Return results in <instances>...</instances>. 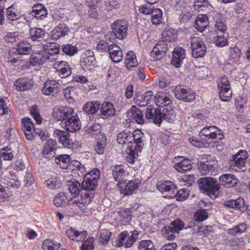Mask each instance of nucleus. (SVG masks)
<instances>
[{"label": "nucleus", "mask_w": 250, "mask_h": 250, "mask_svg": "<svg viewBox=\"0 0 250 250\" xmlns=\"http://www.w3.org/2000/svg\"><path fill=\"white\" fill-rule=\"evenodd\" d=\"M198 184L200 189L211 198H215L219 193L220 185L217 181L210 177L200 178Z\"/></svg>", "instance_id": "obj_1"}, {"label": "nucleus", "mask_w": 250, "mask_h": 250, "mask_svg": "<svg viewBox=\"0 0 250 250\" xmlns=\"http://www.w3.org/2000/svg\"><path fill=\"white\" fill-rule=\"evenodd\" d=\"M84 180L82 183V189L86 191H93L98 186V180L100 176V171L95 168L86 174H84Z\"/></svg>", "instance_id": "obj_2"}, {"label": "nucleus", "mask_w": 250, "mask_h": 250, "mask_svg": "<svg viewBox=\"0 0 250 250\" xmlns=\"http://www.w3.org/2000/svg\"><path fill=\"white\" fill-rule=\"evenodd\" d=\"M3 184L5 187L0 185V199L8 198L11 196L12 192H15L20 187L19 181L9 177H5L3 179Z\"/></svg>", "instance_id": "obj_3"}, {"label": "nucleus", "mask_w": 250, "mask_h": 250, "mask_svg": "<svg viewBox=\"0 0 250 250\" xmlns=\"http://www.w3.org/2000/svg\"><path fill=\"white\" fill-rule=\"evenodd\" d=\"M174 94L176 99L186 102H191L195 98L194 92L189 89L184 88L181 85H177L174 88Z\"/></svg>", "instance_id": "obj_4"}, {"label": "nucleus", "mask_w": 250, "mask_h": 250, "mask_svg": "<svg viewBox=\"0 0 250 250\" xmlns=\"http://www.w3.org/2000/svg\"><path fill=\"white\" fill-rule=\"evenodd\" d=\"M77 113L70 107H55L53 109L52 115L57 121H67Z\"/></svg>", "instance_id": "obj_5"}, {"label": "nucleus", "mask_w": 250, "mask_h": 250, "mask_svg": "<svg viewBox=\"0 0 250 250\" xmlns=\"http://www.w3.org/2000/svg\"><path fill=\"white\" fill-rule=\"evenodd\" d=\"M111 28L116 38L123 40L126 36L128 25L125 21H117L111 25Z\"/></svg>", "instance_id": "obj_6"}, {"label": "nucleus", "mask_w": 250, "mask_h": 250, "mask_svg": "<svg viewBox=\"0 0 250 250\" xmlns=\"http://www.w3.org/2000/svg\"><path fill=\"white\" fill-rule=\"evenodd\" d=\"M197 166L202 175H213L216 169L215 162L213 160L198 162Z\"/></svg>", "instance_id": "obj_7"}, {"label": "nucleus", "mask_w": 250, "mask_h": 250, "mask_svg": "<svg viewBox=\"0 0 250 250\" xmlns=\"http://www.w3.org/2000/svg\"><path fill=\"white\" fill-rule=\"evenodd\" d=\"M161 110L159 108L154 109L151 106H149L146 108L145 113L146 118L148 120H152L155 124L161 125Z\"/></svg>", "instance_id": "obj_8"}, {"label": "nucleus", "mask_w": 250, "mask_h": 250, "mask_svg": "<svg viewBox=\"0 0 250 250\" xmlns=\"http://www.w3.org/2000/svg\"><path fill=\"white\" fill-rule=\"evenodd\" d=\"M54 135L59 139V141L64 147L71 148L73 146V143L70 139V134L68 132L55 129L54 131Z\"/></svg>", "instance_id": "obj_9"}, {"label": "nucleus", "mask_w": 250, "mask_h": 250, "mask_svg": "<svg viewBox=\"0 0 250 250\" xmlns=\"http://www.w3.org/2000/svg\"><path fill=\"white\" fill-rule=\"evenodd\" d=\"M220 185H222L226 188H231L236 186L238 180L236 177L231 174H225L219 178Z\"/></svg>", "instance_id": "obj_10"}, {"label": "nucleus", "mask_w": 250, "mask_h": 250, "mask_svg": "<svg viewBox=\"0 0 250 250\" xmlns=\"http://www.w3.org/2000/svg\"><path fill=\"white\" fill-rule=\"evenodd\" d=\"M185 58V50L181 47H175L173 52L171 63L176 67L179 68L181 66Z\"/></svg>", "instance_id": "obj_11"}, {"label": "nucleus", "mask_w": 250, "mask_h": 250, "mask_svg": "<svg viewBox=\"0 0 250 250\" xmlns=\"http://www.w3.org/2000/svg\"><path fill=\"white\" fill-rule=\"evenodd\" d=\"M174 162L175 169L179 172H184L191 168V162L189 159H184L183 157L175 158Z\"/></svg>", "instance_id": "obj_12"}, {"label": "nucleus", "mask_w": 250, "mask_h": 250, "mask_svg": "<svg viewBox=\"0 0 250 250\" xmlns=\"http://www.w3.org/2000/svg\"><path fill=\"white\" fill-rule=\"evenodd\" d=\"M65 129L67 132H74L79 131L81 127V121L77 113L65 121Z\"/></svg>", "instance_id": "obj_13"}, {"label": "nucleus", "mask_w": 250, "mask_h": 250, "mask_svg": "<svg viewBox=\"0 0 250 250\" xmlns=\"http://www.w3.org/2000/svg\"><path fill=\"white\" fill-rule=\"evenodd\" d=\"M120 192L125 195L132 194L137 188V183L133 181H130L127 183L123 181H119L118 184Z\"/></svg>", "instance_id": "obj_14"}, {"label": "nucleus", "mask_w": 250, "mask_h": 250, "mask_svg": "<svg viewBox=\"0 0 250 250\" xmlns=\"http://www.w3.org/2000/svg\"><path fill=\"white\" fill-rule=\"evenodd\" d=\"M108 51L111 60L117 63L123 59L122 51L120 47L115 44H111L108 46Z\"/></svg>", "instance_id": "obj_15"}, {"label": "nucleus", "mask_w": 250, "mask_h": 250, "mask_svg": "<svg viewBox=\"0 0 250 250\" xmlns=\"http://www.w3.org/2000/svg\"><path fill=\"white\" fill-rule=\"evenodd\" d=\"M100 116L103 119H106L109 117L113 116L116 112L114 105L109 102H105L103 103L100 107Z\"/></svg>", "instance_id": "obj_16"}, {"label": "nucleus", "mask_w": 250, "mask_h": 250, "mask_svg": "<svg viewBox=\"0 0 250 250\" xmlns=\"http://www.w3.org/2000/svg\"><path fill=\"white\" fill-rule=\"evenodd\" d=\"M224 205L227 207L238 209L241 211H244L247 208L245 200L242 197L238 198L236 200L227 201L224 203Z\"/></svg>", "instance_id": "obj_17"}, {"label": "nucleus", "mask_w": 250, "mask_h": 250, "mask_svg": "<svg viewBox=\"0 0 250 250\" xmlns=\"http://www.w3.org/2000/svg\"><path fill=\"white\" fill-rule=\"evenodd\" d=\"M47 54H44L41 51L33 54L30 58V62L33 66L42 64L45 61L49 59Z\"/></svg>", "instance_id": "obj_18"}, {"label": "nucleus", "mask_w": 250, "mask_h": 250, "mask_svg": "<svg viewBox=\"0 0 250 250\" xmlns=\"http://www.w3.org/2000/svg\"><path fill=\"white\" fill-rule=\"evenodd\" d=\"M157 188L162 193L168 192V196L171 197L175 194L176 188L171 182L159 183L157 185Z\"/></svg>", "instance_id": "obj_19"}, {"label": "nucleus", "mask_w": 250, "mask_h": 250, "mask_svg": "<svg viewBox=\"0 0 250 250\" xmlns=\"http://www.w3.org/2000/svg\"><path fill=\"white\" fill-rule=\"evenodd\" d=\"M58 82L49 80L46 82L42 88V92L46 95H50L53 93L57 92L58 90Z\"/></svg>", "instance_id": "obj_20"}, {"label": "nucleus", "mask_w": 250, "mask_h": 250, "mask_svg": "<svg viewBox=\"0 0 250 250\" xmlns=\"http://www.w3.org/2000/svg\"><path fill=\"white\" fill-rule=\"evenodd\" d=\"M117 140L119 144L127 146L133 141V137L130 132L125 130L118 133L117 136Z\"/></svg>", "instance_id": "obj_21"}, {"label": "nucleus", "mask_w": 250, "mask_h": 250, "mask_svg": "<svg viewBox=\"0 0 250 250\" xmlns=\"http://www.w3.org/2000/svg\"><path fill=\"white\" fill-rule=\"evenodd\" d=\"M165 45L164 42L160 44H157L154 47L153 50L150 52V60L151 61H156L161 59L164 56L166 50L162 49V46Z\"/></svg>", "instance_id": "obj_22"}, {"label": "nucleus", "mask_w": 250, "mask_h": 250, "mask_svg": "<svg viewBox=\"0 0 250 250\" xmlns=\"http://www.w3.org/2000/svg\"><path fill=\"white\" fill-rule=\"evenodd\" d=\"M83 61L82 65L90 66L94 64L95 58L93 51L91 50H87L82 54Z\"/></svg>", "instance_id": "obj_23"}, {"label": "nucleus", "mask_w": 250, "mask_h": 250, "mask_svg": "<svg viewBox=\"0 0 250 250\" xmlns=\"http://www.w3.org/2000/svg\"><path fill=\"white\" fill-rule=\"evenodd\" d=\"M44 50L43 54H47L48 56H53L58 54L60 52V47L58 44L54 42H47L42 45Z\"/></svg>", "instance_id": "obj_24"}, {"label": "nucleus", "mask_w": 250, "mask_h": 250, "mask_svg": "<svg viewBox=\"0 0 250 250\" xmlns=\"http://www.w3.org/2000/svg\"><path fill=\"white\" fill-rule=\"evenodd\" d=\"M161 120H166L167 122H171L176 119V113L170 106L164 107L161 110Z\"/></svg>", "instance_id": "obj_25"}, {"label": "nucleus", "mask_w": 250, "mask_h": 250, "mask_svg": "<svg viewBox=\"0 0 250 250\" xmlns=\"http://www.w3.org/2000/svg\"><path fill=\"white\" fill-rule=\"evenodd\" d=\"M14 49H16V52L20 55H28L32 50L31 44L26 42H19Z\"/></svg>", "instance_id": "obj_26"}, {"label": "nucleus", "mask_w": 250, "mask_h": 250, "mask_svg": "<svg viewBox=\"0 0 250 250\" xmlns=\"http://www.w3.org/2000/svg\"><path fill=\"white\" fill-rule=\"evenodd\" d=\"M14 83L17 89L21 91L28 90L32 87L30 80L24 78L18 79Z\"/></svg>", "instance_id": "obj_27"}, {"label": "nucleus", "mask_w": 250, "mask_h": 250, "mask_svg": "<svg viewBox=\"0 0 250 250\" xmlns=\"http://www.w3.org/2000/svg\"><path fill=\"white\" fill-rule=\"evenodd\" d=\"M208 24V17L204 15L200 14L196 19L194 24L195 28L200 32H202Z\"/></svg>", "instance_id": "obj_28"}, {"label": "nucleus", "mask_w": 250, "mask_h": 250, "mask_svg": "<svg viewBox=\"0 0 250 250\" xmlns=\"http://www.w3.org/2000/svg\"><path fill=\"white\" fill-rule=\"evenodd\" d=\"M101 107L100 102H91L85 104L83 108V111L88 114H93L96 113Z\"/></svg>", "instance_id": "obj_29"}, {"label": "nucleus", "mask_w": 250, "mask_h": 250, "mask_svg": "<svg viewBox=\"0 0 250 250\" xmlns=\"http://www.w3.org/2000/svg\"><path fill=\"white\" fill-rule=\"evenodd\" d=\"M30 38L33 41H41L48 36L44 30L41 28H31L30 30Z\"/></svg>", "instance_id": "obj_30"}, {"label": "nucleus", "mask_w": 250, "mask_h": 250, "mask_svg": "<svg viewBox=\"0 0 250 250\" xmlns=\"http://www.w3.org/2000/svg\"><path fill=\"white\" fill-rule=\"evenodd\" d=\"M155 103L159 106H167L171 103L169 98L163 92H159L155 95Z\"/></svg>", "instance_id": "obj_31"}, {"label": "nucleus", "mask_w": 250, "mask_h": 250, "mask_svg": "<svg viewBox=\"0 0 250 250\" xmlns=\"http://www.w3.org/2000/svg\"><path fill=\"white\" fill-rule=\"evenodd\" d=\"M53 32V35L59 38L67 35L69 32V29L66 24L61 23L54 28Z\"/></svg>", "instance_id": "obj_32"}, {"label": "nucleus", "mask_w": 250, "mask_h": 250, "mask_svg": "<svg viewBox=\"0 0 250 250\" xmlns=\"http://www.w3.org/2000/svg\"><path fill=\"white\" fill-rule=\"evenodd\" d=\"M100 141L97 142L95 150L98 154H103L106 146V138L103 134L99 135Z\"/></svg>", "instance_id": "obj_33"}, {"label": "nucleus", "mask_w": 250, "mask_h": 250, "mask_svg": "<svg viewBox=\"0 0 250 250\" xmlns=\"http://www.w3.org/2000/svg\"><path fill=\"white\" fill-rule=\"evenodd\" d=\"M125 61L126 67L128 69L135 67L138 65V62L137 61L136 57L134 53L132 51H129L127 53L126 56Z\"/></svg>", "instance_id": "obj_34"}, {"label": "nucleus", "mask_w": 250, "mask_h": 250, "mask_svg": "<svg viewBox=\"0 0 250 250\" xmlns=\"http://www.w3.org/2000/svg\"><path fill=\"white\" fill-rule=\"evenodd\" d=\"M131 116L139 124L142 125L145 123V118L142 111L135 106H132L131 108Z\"/></svg>", "instance_id": "obj_35"}, {"label": "nucleus", "mask_w": 250, "mask_h": 250, "mask_svg": "<svg viewBox=\"0 0 250 250\" xmlns=\"http://www.w3.org/2000/svg\"><path fill=\"white\" fill-rule=\"evenodd\" d=\"M70 161V156L64 154L57 156L55 158V162L59 165L62 168L65 169L68 167Z\"/></svg>", "instance_id": "obj_36"}, {"label": "nucleus", "mask_w": 250, "mask_h": 250, "mask_svg": "<svg viewBox=\"0 0 250 250\" xmlns=\"http://www.w3.org/2000/svg\"><path fill=\"white\" fill-rule=\"evenodd\" d=\"M6 17L9 20L15 21L20 19L21 15L15 8V5L12 4L7 8Z\"/></svg>", "instance_id": "obj_37"}, {"label": "nucleus", "mask_w": 250, "mask_h": 250, "mask_svg": "<svg viewBox=\"0 0 250 250\" xmlns=\"http://www.w3.org/2000/svg\"><path fill=\"white\" fill-rule=\"evenodd\" d=\"M118 214L123 222L128 223L131 220V211L129 208H122L118 212Z\"/></svg>", "instance_id": "obj_38"}, {"label": "nucleus", "mask_w": 250, "mask_h": 250, "mask_svg": "<svg viewBox=\"0 0 250 250\" xmlns=\"http://www.w3.org/2000/svg\"><path fill=\"white\" fill-rule=\"evenodd\" d=\"M219 89L220 90L219 93L220 99L223 101H229L230 99L232 94L230 87H226Z\"/></svg>", "instance_id": "obj_39"}, {"label": "nucleus", "mask_w": 250, "mask_h": 250, "mask_svg": "<svg viewBox=\"0 0 250 250\" xmlns=\"http://www.w3.org/2000/svg\"><path fill=\"white\" fill-rule=\"evenodd\" d=\"M56 142L53 139H48L43 148V155H47L53 152L55 149Z\"/></svg>", "instance_id": "obj_40"}, {"label": "nucleus", "mask_w": 250, "mask_h": 250, "mask_svg": "<svg viewBox=\"0 0 250 250\" xmlns=\"http://www.w3.org/2000/svg\"><path fill=\"white\" fill-rule=\"evenodd\" d=\"M60 65L62 66V67L59 70V75L61 77L64 78L67 77L71 75V68L69 65H67L65 62H61Z\"/></svg>", "instance_id": "obj_41"}, {"label": "nucleus", "mask_w": 250, "mask_h": 250, "mask_svg": "<svg viewBox=\"0 0 250 250\" xmlns=\"http://www.w3.org/2000/svg\"><path fill=\"white\" fill-rule=\"evenodd\" d=\"M61 246L60 243H54L53 241L46 239L42 245L43 250H58Z\"/></svg>", "instance_id": "obj_42"}, {"label": "nucleus", "mask_w": 250, "mask_h": 250, "mask_svg": "<svg viewBox=\"0 0 250 250\" xmlns=\"http://www.w3.org/2000/svg\"><path fill=\"white\" fill-rule=\"evenodd\" d=\"M125 170L122 166H116L112 169V174L116 181H122L123 176L125 175Z\"/></svg>", "instance_id": "obj_43"}, {"label": "nucleus", "mask_w": 250, "mask_h": 250, "mask_svg": "<svg viewBox=\"0 0 250 250\" xmlns=\"http://www.w3.org/2000/svg\"><path fill=\"white\" fill-rule=\"evenodd\" d=\"M151 15V21L154 24H158L161 21L162 18V12L159 8H154Z\"/></svg>", "instance_id": "obj_44"}, {"label": "nucleus", "mask_w": 250, "mask_h": 250, "mask_svg": "<svg viewBox=\"0 0 250 250\" xmlns=\"http://www.w3.org/2000/svg\"><path fill=\"white\" fill-rule=\"evenodd\" d=\"M111 232L106 229H102L99 233V242L103 244H106L110 239Z\"/></svg>", "instance_id": "obj_45"}, {"label": "nucleus", "mask_w": 250, "mask_h": 250, "mask_svg": "<svg viewBox=\"0 0 250 250\" xmlns=\"http://www.w3.org/2000/svg\"><path fill=\"white\" fill-rule=\"evenodd\" d=\"M66 198L64 192H60L54 197L53 199L54 204L58 207L63 206L66 203Z\"/></svg>", "instance_id": "obj_46"}, {"label": "nucleus", "mask_w": 250, "mask_h": 250, "mask_svg": "<svg viewBox=\"0 0 250 250\" xmlns=\"http://www.w3.org/2000/svg\"><path fill=\"white\" fill-rule=\"evenodd\" d=\"M210 132H211V139H218L222 140L224 139V135L222 134V131L215 126H208Z\"/></svg>", "instance_id": "obj_47"}, {"label": "nucleus", "mask_w": 250, "mask_h": 250, "mask_svg": "<svg viewBox=\"0 0 250 250\" xmlns=\"http://www.w3.org/2000/svg\"><path fill=\"white\" fill-rule=\"evenodd\" d=\"M69 190L72 194H74V196H77L80 194V190L83 189H82V184H80L79 182L76 181L71 183L69 186Z\"/></svg>", "instance_id": "obj_48"}, {"label": "nucleus", "mask_w": 250, "mask_h": 250, "mask_svg": "<svg viewBox=\"0 0 250 250\" xmlns=\"http://www.w3.org/2000/svg\"><path fill=\"white\" fill-rule=\"evenodd\" d=\"M208 217V213L204 209L197 210L194 214V219L195 221L202 222Z\"/></svg>", "instance_id": "obj_49"}, {"label": "nucleus", "mask_w": 250, "mask_h": 250, "mask_svg": "<svg viewBox=\"0 0 250 250\" xmlns=\"http://www.w3.org/2000/svg\"><path fill=\"white\" fill-rule=\"evenodd\" d=\"M101 129V125L98 124L89 125L86 129V132L91 136L94 135H99Z\"/></svg>", "instance_id": "obj_50"}, {"label": "nucleus", "mask_w": 250, "mask_h": 250, "mask_svg": "<svg viewBox=\"0 0 250 250\" xmlns=\"http://www.w3.org/2000/svg\"><path fill=\"white\" fill-rule=\"evenodd\" d=\"M62 49L64 53L69 56H72L78 51L76 46L70 44L63 45Z\"/></svg>", "instance_id": "obj_51"}, {"label": "nucleus", "mask_w": 250, "mask_h": 250, "mask_svg": "<svg viewBox=\"0 0 250 250\" xmlns=\"http://www.w3.org/2000/svg\"><path fill=\"white\" fill-rule=\"evenodd\" d=\"M176 192V199L179 201H183L187 199L189 196V191L186 188H182L177 191Z\"/></svg>", "instance_id": "obj_52"}, {"label": "nucleus", "mask_w": 250, "mask_h": 250, "mask_svg": "<svg viewBox=\"0 0 250 250\" xmlns=\"http://www.w3.org/2000/svg\"><path fill=\"white\" fill-rule=\"evenodd\" d=\"M46 186L50 189H58L61 187L62 184L57 179H51L45 182Z\"/></svg>", "instance_id": "obj_53"}, {"label": "nucleus", "mask_w": 250, "mask_h": 250, "mask_svg": "<svg viewBox=\"0 0 250 250\" xmlns=\"http://www.w3.org/2000/svg\"><path fill=\"white\" fill-rule=\"evenodd\" d=\"M153 247V244L150 240H145L140 242L138 248L139 250H150Z\"/></svg>", "instance_id": "obj_54"}, {"label": "nucleus", "mask_w": 250, "mask_h": 250, "mask_svg": "<svg viewBox=\"0 0 250 250\" xmlns=\"http://www.w3.org/2000/svg\"><path fill=\"white\" fill-rule=\"evenodd\" d=\"M129 234L127 231H124L121 232L119 235V238L115 242V246L117 247H120L124 245H125L124 242L126 238L128 239Z\"/></svg>", "instance_id": "obj_55"}, {"label": "nucleus", "mask_w": 250, "mask_h": 250, "mask_svg": "<svg viewBox=\"0 0 250 250\" xmlns=\"http://www.w3.org/2000/svg\"><path fill=\"white\" fill-rule=\"evenodd\" d=\"M93 193L83 192L81 194V204L84 206L88 205L91 201V199L93 198Z\"/></svg>", "instance_id": "obj_56"}, {"label": "nucleus", "mask_w": 250, "mask_h": 250, "mask_svg": "<svg viewBox=\"0 0 250 250\" xmlns=\"http://www.w3.org/2000/svg\"><path fill=\"white\" fill-rule=\"evenodd\" d=\"M190 42L192 51L194 50H195L196 48L200 47V46L205 44L202 40L198 37L191 38Z\"/></svg>", "instance_id": "obj_57"}, {"label": "nucleus", "mask_w": 250, "mask_h": 250, "mask_svg": "<svg viewBox=\"0 0 250 250\" xmlns=\"http://www.w3.org/2000/svg\"><path fill=\"white\" fill-rule=\"evenodd\" d=\"M69 166H73L75 168H73V170H77V174L79 176L81 175H82V176L84 175V173L85 172L84 167L79 162L77 161H72Z\"/></svg>", "instance_id": "obj_58"}, {"label": "nucleus", "mask_w": 250, "mask_h": 250, "mask_svg": "<svg viewBox=\"0 0 250 250\" xmlns=\"http://www.w3.org/2000/svg\"><path fill=\"white\" fill-rule=\"evenodd\" d=\"M169 227H171L176 233H178L184 228V223L181 220H176L171 222Z\"/></svg>", "instance_id": "obj_59"}, {"label": "nucleus", "mask_w": 250, "mask_h": 250, "mask_svg": "<svg viewBox=\"0 0 250 250\" xmlns=\"http://www.w3.org/2000/svg\"><path fill=\"white\" fill-rule=\"evenodd\" d=\"M163 229L164 231V235L165 238H167L168 240H172L174 239L175 237V231H174L171 227L169 226L165 227Z\"/></svg>", "instance_id": "obj_60"}, {"label": "nucleus", "mask_w": 250, "mask_h": 250, "mask_svg": "<svg viewBox=\"0 0 250 250\" xmlns=\"http://www.w3.org/2000/svg\"><path fill=\"white\" fill-rule=\"evenodd\" d=\"M152 4L147 3L140 6L139 8V11L143 14L150 15L154 9Z\"/></svg>", "instance_id": "obj_61"}, {"label": "nucleus", "mask_w": 250, "mask_h": 250, "mask_svg": "<svg viewBox=\"0 0 250 250\" xmlns=\"http://www.w3.org/2000/svg\"><path fill=\"white\" fill-rule=\"evenodd\" d=\"M127 150L129 152H133L138 153L141 151V148L143 147V144H139L134 142H132L131 143L128 144L127 146Z\"/></svg>", "instance_id": "obj_62"}, {"label": "nucleus", "mask_w": 250, "mask_h": 250, "mask_svg": "<svg viewBox=\"0 0 250 250\" xmlns=\"http://www.w3.org/2000/svg\"><path fill=\"white\" fill-rule=\"evenodd\" d=\"M94 239L92 237H89L85 240L81 246V250H92L93 249Z\"/></svg>", "instance_id": "obj_63"}, {"label": "nucleus", "mask_w": 250, "mask_h": 250, "mask_svg": "<svg viewBox=\"0 0 250 250\" xmlns=\"http://www.w3.org/2000/svg\"><path fill=\"white\" fill-rule=\"evenodd\" d=\"M34 126V124L30 118H24L22 120V128L24 132L32 130Z\"/></svg>", "instance_id": "obj_64"}]
</instances>
